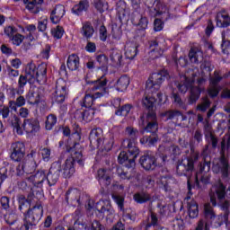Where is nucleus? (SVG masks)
I'll list each match as a JSON object with an SVG mask.
<instances>
[{"mask_svg":"<svg viewBox=\"0 0 230 230\" xmlns=\"http://www.w3.org/2000/svg\"><path fill=\"white\" fill-rule=\"evenodd\" d=\"M230 150V135L222 138L219 146L220 159L218 163L214 165L215 172H221L222 178L225 181H230V165L229 161L226 158V154H229Z\"/></svg>","mask_w":230,"mask_h":230,"instance_id":"nucleus-3","label":"nucleus"},{"mask_svg":"<svg viewBox=\"0 0 230 230\" xmlns=\"http://www.w3.org/2000/svg\"><path fill=\"white\" fill-rule=\"evenodd\" d=\"M31 95L34 98V101L29 102L32 105L39 103L44 98V88L34 86L31 91Z\"/></svg>","mask_w":230,"mask_h":230,"instance_id":"nucleus-32","label":"nucleus"},{"mask_svg":"<svg viewBox=\"0 0 230 230\" xmlns=\"http://www.w3.org/2000/svg\"><path fill=\"white\" fill-rule=\"evenodd\" d=\"M117 7V12L119 15V19L120 22H123V21H128V10H127V5H125V3L120 2Z\"/></svg>","mask_w":230,"mask_h":230,"instance_id":"nucleus-39","label":"nucleus"},{"mask_svg":"<svg viewBox=\"0 0 230 230\" xmlns=\"http://www.w3.org/2000/svg\"><path fill=\"white\" fill-rule=\"evenodd\" d=\"M189 192L187 197L184 199V204H187V209L190 218H197L199 217V204L195 199H191V183L190 178L187 181Z\"/></svg>","mask_w":230,"mask_h":230,"instance_id":"nucleus-12","label":"nucleus"},{"mask_svg":"<svg viewBox=\"0 0 230 230\" xmlns=\"http://www.w3.org/2000/svg\"><path fill=\"white\" fill-rule=\"evenodd\" d=\"M229 214L230 212H224V214L217 216V227H220V226H224V224H227L229 222Z\"/></svg>","mask_w":230,"mask_h":230,"instance_id":"nucleus-52","label":"nucleus"},{"mask_svg":"<svg viewBox=\"0 0 230 230\" xmlns=\"http://www.w3.org/2000/svg\"><path fill=\"white\" fill-rule=\"evenodd\" d=\"M142 103H143L144 107H146V109L152 111V109H154V105L155 103V97L147 95L142 100Z\"/></svg>","mask_w":230,"mask_h":230,"instance_id":"nucleus-48","label":"nucleus"},{"mask_svg":"<svg viewBox=\"0 0 230 230\" xmlns=\"http://www.w3.org/2000/svg\"><path fill=\"white\" fill-rule=\"evenodd\" d=\"M106 94H109L107 78H105V76H102L91 83L90 87L86 90L85 95L83 99L82 107L91 109V107H93V103H94V100L102 98V96H105Z\"/></svg>","mask_w":230,"mask_h":230,"instance_id":"nucleus-1","label":"nucleus"},{"mask_svg":"<svg viewBox=\"0 0 230 230\" xmlns=\"http://www.w3.org/2000/svg\"><path fill=\"white\" fill-rule=\"evenodd\" d=\"M66 66L70 71H78L80 68V58L75 54L70 55L67 58Z\"/></svg>","mask_w":230,"mask_h":230,"instance_id":"nucleus-33","label":"nucleus"},{"mask_svg":"<svg viewBox=\"0 0 230 230\" xmlns=\"http://www.w3.org/2000/svg\"><path fill=\"white\" fill-rule=\"evenodd\" d=\"M201 157L203 163L199 164V171L206 173L211 170V150H209V145H205L201 152Z\"/></svg>","mask_w":230,"mask_h":230,"instance_id":"nucleus-20","label":"nucleus"},{"mask_svg":"<svg viewBox=\"0 0 230 230\" xmlns=\"http://www.w3.org/2000/svg\"><path fill=\"white\" fill-rule=\"evenodd\" d=\"M96 60L98 64L102 67L103 69L107 68V66L109 64V58L104 54H100L96 56Z\"/></svg>","mask_w":230,"mask_h":230,"instance_id":"nucleus-54","label":"nucleus"},{"mask_svg":"<svg viewBox=\"0 0 230 230\" xmlns=\"http://www.w3.org/2000/svg\"><path fill=\"white\" fill-rule=\"evenodd\" d=\"M84 196L77 189H70L66 193V200L72 206H80L84 204Z\"/></svg>","mask_w":230,"mask_h":230,"instance_id":"nucleus-15","label":"nucleus"},{"mask_svg":"<svg viewBox=\"0 0 230 230\" xmlns=\"http://www.w3.org/2000/svg\"><path fill=\"white\" fill-rule=\"evenodd\" d=\"M133 199L137 204H145L152 200V197L146 192H137L134 194Z\"/></svg>","mask_w":230,"mask_h":230,"instance_id":"nucleus-41","label":"nucleus"},{"mask_svg":"<svg viewBox=\"0 0 230 230\" xmlns=\"http://www.w3.org/2000/svg\"><path fill=\"white\" fill-rule=\"evenodd\" d=\"M191 77H188V75L181 76V83L178 84L177 87L180 93H188V89L190 87V95L189 98V102L193 104L197 102V100L200 98V93L202 90L199 86H192L195 80V74H191Z\"/></svg>","mask_w":230,"mask_h":230,"instance_id":"nucleus-6","label":"nucleus"},{"mask_svg":"<svg viewBox=\"0 0 230 230\" xmlns=\"http://www.w3.org/2000/svg\"><path fill=\"white\" fill-rule=\"evenodd\" d=\"M207 145H211L212 148L215 150L217 149V146H218V137L215 135V133L209 132L205 135Z\"/></svg>","mask_w":230,"mask_h":230,"instance_id":"nucleus-42","label":"nucleus"},{"mask_svg":"<svg viewBox=\"0 0 230 230\" xmlns=\"http://www.w3.org/2000/svg\"><path fill=\"white\" fill-rule=\"evenodd\" d=\"M90 146L94 148H102L103 145V131L102 128L93 129L89 136Z\"/></svg>","mask_w":230,"mask_h":230,"instance_id":"nucleus-18","label":"nucleus"},{"mask_svg":"<svg viewBox=\"0 0 230 230\" xmlns=\"http://www.w3.org/2000/svg\"><path fill=\"white\" fill-rule=\"evenodd\" d=\"M117 175L124 181H130V179H132V174L128 173V172H125L122 167H117Z\"/></svg>","mask_w":230,"mask_h":230,"instance_id":"nucleus-58","label":"nucleus"},{"mask_svg":"<svg viewBox=\"0 0 230 230\" xmlns=\"http://www.w3.org/2000/svg\"><path fill=\"white\" fill-rule=\"evenodd\" d=\"M209 107H211V101H209V98L204 97L202 98L201 103L198 105L197 109L198 111H201V112H206Z\"/></svg>","mask_w":230,"mask_h":230,"instance_id":"nucleus-51","label":"nucleus"},{"mask_svg":"<svg viewBox=\"0 0 230 230\" xmlns=\"http://www.w3.org/2000/svg\"><path fill=\"white\" fill-rule=\"evenodd\" d=\"M129 84L130 78L127 75H122L117 80L115 87L117 91L123 93V91H127V87H128Z\"/></svg>","mask_w":230,"mask_h":230,"instance_id":"nucleus-36","label":"nucleus"},{"mask_svg":"<svg viewBox=\"0 0 230 230\" xmlns=\"http://www.w3.org/2000/svg\"><path fill=\"white\" fill-rule=\"evenodd\" d=\"M22 132L37 134L40 130V124L37 119H25L22 125Z\"/></svg>","mask_w":230,"mask_h":230,"instance_id":"nucleus-22","label":"nucleus"},{"mask_svg":"<svg viewBox=\"0 0 230 230\" xmlns=\"http://www.w3.org/2000/svg\"><path fill=\"white\" fill-rule=\"evenodd\" d=\"M27 181L32 182L36 188H42V184L46 182V171L39 170L34 175L28 177Z\"/></svg>","mask_w":230,"mask_h":230,"instance_id":"nucleus-25","label":"nucleus"},{"mask_svg":"<svg viewBox=\"0 0 230 230\" xmlns=\"http://www.w3.org/2000/svg\"><path fill=\"white\" fill-rule=\"evenodd\" d=\"M8 122L13 128L14 132L19 136H22V127H21V119L17 115H13Z\"/></svg>","mask_w":230,"mask_h":230,"instance_id":"nucleus-38","label":"nucleus"},{"mask_svg":"<svg viewBox=\"0 0 230 230\" xmlns=\"http://www.w3.org/2000/svg\"><path fill=\"white\" fill-rule=\"evenodd\" d=\"M94 109L86 108L85 110H77L75 112V118L79 121H85V123H89V121H93V119H94Z\"/></svg>","mask_w":230,"mask_h":230,"instance_id":"nucleus-23","label":"nucleus"},{"mask_svg":"<svg viewBox=\"0 0 230 230\" xmlns=\"http://www.w3.org/2000/svg\"><path fill=\"white\" fill-rule=\"evenodd\" d=\"M62 170V164L54 162L48 173H46V181L49 186H55L60 177V171Z\"/></svg>","mask_w":230,"mask_h":230,"instance_id":"nucleus-14","label":"nucleus"},{"mask_svg":"<svg viewBox=\"0 0 230 230\" xmlns=\"http://www.w3.org/2000/svg\"><path fill=\"white\" fill-rule=\"evenodd\" d=\"M110 58L117 67L123 66V54L119 49H112L110 55Z\"/></svg>","mask_w":230,"mask_h":230,"instance_id":"nucleus-35","label":"nucleus"},{"mask_svg":"<svg viewBox=\"0 0 230 230\" xmlns=\"http://www.w3.org/2000/svg\"><path fill=\"white\" fill-rule=\"evenodd\" d=\"M81 34L84 39H91L93 35H94V27H93V23H91V22H83Z\"/></svg>","mask_w":230,"mask_h":230,"instance_id":"nucleus-34","label":"nucleus"},{"mask_svg":"<svg viewBox=\"0 0 230 230\" xmlns=\"http://www.w3.org/2000/svg\"><path fill=\"white\" fill-rule=\"evenodd\" d=\"M122 146L128 148V153L121 151L118 156L119 164H124L126 168H134L136 166V159L139 155V148L134 143L128 140H123Z\"/></svg>","mask_w":230,"mask_h":230,"instance_id":"nucleus-5","label":"nucleus"},{"mask_svg":"<svg viewBox=\"0 0 230 230\" xmlns=\"http://www.w3.org/2000/svg\"><path fill=\"white\" fill-rule=\"evenodd\" d=\"M66 96H67L66 81L59 79L56 83V91L52 93V100L56 102V103H64Z\"/></svg>","mask_w":230,"mask_h":230,"instance_id":"nucleus-13","label":"nucleus"},{"mask_svg":"<svg viewBox=\"0 0 230 230\" xmlns=\"http://www.w3.org/2000/svg\"><path fill=\"white\" fill-rule=\"evenodd\" d=\"M131 110H132V105L125 104L120 109L117 110L115 114L116 116H128Z\"/></svg>","mask_w":230,"mask_h":230,"instance_id":"nucleus-53","label":"nucleus"},{"mask_svg":"<svg viewBox=\"0 0 230 230\" xmlns=\"http://www.w3.org/2000/svg\"><path fill=\"white\" fill-rule=\"evenodd\" d=\"M33 84V81L30 79L28 76V74H25V75H20L19 80H18V89L22 90L28 84Z\"/></svg>","mask_w":230,"mask_h":230,"instance_id":"nucleus-50","label":"nucleus"},{"mask_svg":"<svg viewBox=\"0 0 230 230\" xmlns=\"http://www.w3.org/2000/svg\"><path fill=\"white\" fill-rule=\"evenodd\" d=\"M125 49L126 58L133 60V58L137 57V44L136 42L128 41L125 45Z\"/></svg>","mask_w":230,"mask_h":230,"instance_id":"nucleus-30","label":"nucleus"},{"mask_svg":"<svg viewBox=\"0 0 230 230\" xmlns=\"http://www.w3.org/2000/svg\"><path fill=\"white\" fill-rule=\"evenodd\" d=\"M51 33L55 39H62L64 35V28L57 26V28L52 29Z\"/></svg>","mask_w":230,"mask_h":230,"instance_id":"nucleus-64","label":"nucleus"},{"mask_svg":"<svg viewBox=\"0 0 230 230\" xmlns=\"http://www.w3.org/2000/svg\"><path fill=\"white\" fill-rule=\"evenodd\" d=\"M112 146H114V137L111 136L109 138H106L105 140H102V145L101 150H104L105 152H111L112 150Z\"/></svg>","mask_w":230,"mask_h":230,"instance_id":"nucleus-44","label":"nucleus"},{"mask_svg":"<svg viewBox=\"0 0 230 230\" xmlns=\"http://www.w3.org/2000/svg\"><path fill=\"white\" fill-rule=\"evenodd\" d=\"M162 116L165 117L166 119H175V118H181V119H184V116L179 111H167L162 113Z\"/></svg>","mask_w":230,"mask_h":230,"instance_id":"nucleus-45","label":"nucleus"},{"mask_svg":"<svg viewBox=\"0 0 230 230\" xmlns=\"http://www.w3.org/2000/svg\"><path fill=\"white\" fill-rule=\"evenodd\" d=\"M37 169V164L34 161L28 160L23 158L22 161L20 162L18 167L16 168V173L18 176L22 175V173H33V172Z\"/></svg>","mask_w":230,"mask_h":230,"instance_id":"nucleus-16","label":"nucleus"},{"mask_svg":"<svg viewBox=\"0 0 230 230\" xmlns=\"http://www.w3.org/2000/svg\"><path fill=\"white\" fill-rule=\"evenodd\" d=\"M10 157L14 163H21L26 155V146L23 142H13L10 146Z\"/></svg>","mask_w":230,"mask_h":230,"instance_id":"nucleus-11","label":"nucleus"},{"mask_svg":"<svg viewBox=\"0 0 230 230\" xmlns=\"http://www.w3.org/2000/svg\"><path fill=\"white\" fill-rule=\"evenodd\" d=\"M111 35L112 39L115 40H120L121 35H123V32L121 31V27L118 26V24L113 23L111 25Z\"/></svg>","mask_w":230,"mask_h":230,"instance_id":"nucleus-46","label":"nucleus"},{"mask_svg":"<svg viewBox=\"0 0 230 230\" xmlns=\"http://www.w3.org/2000/svg\"><path fill=\"white\" fill-rule=\"evenodd\" d=\"M17 28L12 25L6 26L4 29V35H6V37H8L10 40L17 33Z\"/></svg>","mask_w":230,"mask_h":230,"instance_id":"nucleus-57","label":"nucleus"},{"mask_svg":"<svg viewBox=\"0 0 230 230\" xmlns=\"http://www.w3.org/2000/svg\"><path fill=\"white\" fill-rule=\"evenodd\" d=\"M64 15H66V7L62 4H58L51 12L50 20L54 24H58V22H60V19H62Z\"/></svg>","mask_w":230,"mask_h":230,"instance_id":"nucleus-29","label":"nucleus"},{"mask_svg":"<svg viewBox=\"0 0 230 230\" xmlns=\"http://www.w3.org/2000/svg\"><path fill=\"white\" fill-rule=\"evenodd\" d=\"M111 197H112L114 202H116V204L119 206L120 211H123L125 198H123V196H120L116 193H113L111 195Z\"/></svg>","mask_w":230,"mask_h":230,"instance_id":"nucleus-56","label":"nucleus"},{"mask_svg":"<svg viewBox=\"0 0 230 230\" xmlns=\"http://www.w3.org/2000/svg\"><path fill=\"white\" fill-rule=\"evenodd\" d=\"M147 8H149V13L151 17H160L156 18L154 22V30L155 31H161L164 27L163 21L170 19V12L168 7L163 4L161 1L155 0L152 5L146 1Z\"/></svg>","mask_w":230,"mask_h":230,"instance_id":"nucleus-4","label":"nucleus"},{"mask_svg":"<svg viewBox=\"0 0 230 230\" xmlns=\"http://www.w3.org/2000/svg\"><path fill=\"white\" fill-rule=\"evenodd\" d=\"M146 118L147 125L144 128V130L146 132L155 134L156 130L159 128V124L157 123V115L154 111H149Z\"/></svg>","mask_w":230,"mask_h":230,"instance_id":"nucleus-24","label":"nucleus"},{"mask_svg":"<svg viewBox=\"0 0 230 230\" xmlns=\"http://www.w3.org/2000/svg\"><path fill=\"white\" fill-rule=\"evenodd\" d=\"M189 58L192 64H200L204 60V53L200 47H192L189 52Z\"/></svg>","mask_w":230,"mask_h":230,"instance_id":"nucleus-27","label":"nucleus"},{"mask_svg":"<svg viewBox=\"0 0 230 230\" xmlns=\"http://www.w3.org/2000/svg\"><path fill=\"white\" fill-rule=\"evenodd\" d=\"M42 215H44V208L40 204L29 208L23 218V227H25V230H30L31 227L37 226L40 222Z\"/></svg>","mask_w":230,"mask_h":230,"instance_id":"nucleus-9","label":"nucleus"},{"mask_svg":"<svg viewBox=\"0 0 230 230\" xmlns=\"http://www.w3.org/2000/svg\"><path fill=\"white\" fill-rule=\"evenodd\" d=\"M199 161V152L190 151V155L186 159L182 160L176 167L178 175H185L190 177L195 172V164Z\"/></svg>","mask_w":230,"mask_h":230,"instance_id":"nucleus-8","label":"nucleus"},{"mask_svg":"<svg viewBox=\"0 0 230 230\" xmlns=\"http://www.w3.org/2000/svg\"><path fill=\"white\" fill-rule=\"evenodd\" d=\"M95 209L106 217V218H114V208L109 201L100 200L96 203Z\"/></svg>","mask_w":230,"mask_h":230,"instance_id":"nucleus-21","label":"nucleus"},{"mask_svg":"<svg viewBox=\"0 0 230 230\" xmlns=\"http://www.w3.org/2000/svg\"><path fill=\"white\" fill-rule=\"evenodd\" d=\"M139 163L142 168L146 171L155 170L157 166V160H155V156L152 153H146L142 155L139 159Z\"/></svg>","mask_w":230,"mask_h":230,"instance_id":"nucleus-19","label":"nucleus"},{"mask_svg":"<svg viewBox=\"0 0 230 230\" xmlns=\"http://www.w3.org/2000/svg\"><path fill=\"white\" fill-rule=\"evenodd\" d=\"M10 40L13 46H21L24 40V35L16 32Z\"/></svg>","mask_w":230,"mask_h":230,"instance_id":"nucleus-55","label":"nucleus"},{"mask_svg":"<svg viewBox=\"0 0 230 230\" xmlns=\"http://www.w3.org/2000/svg\"><path fill=\"white\" fill-rule=\"evenodd\" d=\"M93 6L101 13H103L109 8L105 0H93Z\"/></svg>","mask_w":230,"mask_h":230,"instance_id":"nucleus-47","label":"nucleus"},{"mask_svg":"<svg viewBox=\"0 0 230 230\" xmlns=\"http://www.w3.org/2000/svg\"><path fill=\"white\" fill-rule=\"evenodd\" d=\"M208 93L210 98H217L218 96V93H220V86H214L213 84H210Z\"/></svg>","mask_w":230,"mask_h":230,"instance_id":"nucleus-62","label":"nucleus"},{"mask_svg":"<svg viewBox=\"0 0 230 230\" xmlns=\"http://www.w3.org/2000/svg\"><path fill=\"white\" fill-rule=\"evenodd\" d=\"M89 10V0H81L77 4L72 8V13L75 15H83L84 12Z\"/></svg>","mask_w":230,"mask_h":230,"instance_id":"nucleus-31","label":"nucleus"},{"mask_svg":"<svg viewBox=\"0 0 230 230\" xmlns=\"http://www.w3.org/2000/svg\"><path fill=\"white\" fill-rule=\"evenodd\" d=\"M168 78H170V75L166 70L152 74L146 83V93H148V94H154V93L159 89V85H161L164 80H168Z\"/></svg>","mask_w":230,"mask_h":230,"instance_id":"nucleus-10","label":"nucleus"},{"mask_svg":"<svg viewBox=\"0 0 230 230\" xmlns=\"http://www.w3.org/2000/svg\"><path fill=\"white\" fill-rule=\"evenodd\" d=\"M204 213L207 220H213L217 218V214L215 213V209L211 207V204L207 203L204 206Z\"/></svg>","mask_w":230,"mask_h":230,"instance_id":"nucleus-43","label":"nucleus"},{"mask_svg":"<svg viewBox=\"0 0 230 230\" xmlns=\"http://www.w3.org/2000/svg\"><path fill=\"white\" fill-rule=\"evenodd\" d=\"M126 136H128V138L125 141H129L136 145V140L139 137V131L132 127H128L126 128Z\"/></svg>","mask_w":230,"mask_h":230,"instance_id":"nucleus-40","label":"nucleus"},{"mask_svg":"<svg viewBox=\"0 0 230 230\" xmlns=\"http://www.w3.org/2000/svg\"><path fill=\"white\" fill-rule=\"evenodd\" d=\"M25 73L30 77L31 82H38L41 85L44 84L48 80V66L46 64L42 63L40 66H35L33 63H29L26 66Z\"/></svg>","mask_w":230,"mask_h":230,"instance_id":"nucleus-7","label":"nucleus"},{"mask_svg":"<svg viewBox=\"0 0 230 230\" xmlns=\"http://www.w3.org/2000/svg\"><path fill=\"white\" fill-rule=\"evenodd\" d=\"M57 125V116L50 114L47 117L45 122V128L47 130H52L53 128Z\"/></svg>","mask_w":230,"mask_h":230,"instance_id":"nucleus-49","label":"nucleus"},{"mask_svg":"<svg viewBox=\"0 0 230 230\" xmlns=\"http://www.w3.org/2000/svg\"><path fill=\"white\" fill-rule=\"evenodd\" d=\"M0 206L2 209L8 211V209H10V198L8 196H1Z\"/></svg>","mask_w":230,"mask_h":230,"instance_id":"nucleus-60","label":"nucleus"},{"mask_svg":"<svg viewBox=\"0 0 230 230\" xmlns=\"http://www.w3.org/2000/svg\"><path fill=\"white\" fill-rule=\"evenodd\" d=\"M172 226L173 230H184V220L182 218H175L172 220Z\"/></svg>","mask_w":230,"mask_h":230,"instance_id":"nucleus-59","label":"nucleus"},{"mask_svg":"<svg viewBox=\"0 0 230 230\" xmlns=\"http://www.w3.org/2000/svg\"><path fill=\"white\" fill-rule=\"evenodd\" d=\"M67 152L71 154V157L66 160L60 170L63 177L66 179L75 173V163H77L79 166H84V155H82V146H80V143L75 142L73 146L67 148Z\"/></svg>","mask_w":230,"mask_h":230,"instance_id":"nucleus-2","label":"nucleus"},{"mask_svg":"<svg viewBox=\"0 0 230 230\" xmlns=\"http://www.w3.org/2000/svg\"><path fill=\"white\" fill-rule=\"evenodd\" d=\"M217 26L218 28H227L230 25V16L226 10H222L217 13Z\"/></svg>","mask_w":230,"mask_h":230,"instance_id":"nucleus-28","label":"nucleus"},{"mask_svg":"<svg viewBox=\"0 0 230 230\" xmlns=\"http://www.w3.org/2000/svg\"><path fill=\"white\" fill-rule=\"evenodd\" d=\"M222 81V76L218 73V71L214 72V76L210 77V85H214L218 87V84Z\"/></svg>","mask_w":230,"mask_h":230,"instance_id":"nucleus-61","label":"nucleus"},{"mask_svg":"<svg viewBox=\"0 0 230 230\" xmlns=\"http://www.w3.org/2000/svg\"><path fill=\"white\" fill-rule=\"evenodd\" d=\"M219 203L218 206L221 208L222 211L224 213H230V201L229 200H225L224 199H218Z\"/></svg>","mask_w":230,"mask_h":230,"instance_id":"nucleus-63","label":"nucleus"},{"mask_svg":"<svg viewBox=\"0 0 230 230\" xmlns=\"http://www.w3.org/2000/svg\"><path fill=\"white\" fill-rule=\"evenodd\" d=\"M97 179L101 185L111 186L112 182V175L110 170L99 169L97 172Z\"/></svg>","mask_w":230,"mask_h":230,"instance_id":"nucleus-26","label":"nucleus"},{"mask_svg":"<svg viewBox=\"0 0 230 230\" xmlns=\"http://www.w3.org/2000/svg\"><path fill=\"white\" fill-rule=\"evenodd\" d=\"M42 3H44V0H23L27 10L31 13H39V6L37 4H42Z\"/></svg>","mask_w":230,"mask_h":230,"instance_id":"nucleus-37","label":"nucleus"},{"mask_svg":"<svg viewBox=\"0 0 230 230\" xmlns=\"http://www.w3.org/2000/svg\"><path fill=\"white\" fill-rule=\"evenodd\" d=\"M149 58L155 60V58H159L164 53V45L157 41V40H154L149 41Z\"/></svg>","mask_w":230,"mask_h":230,"instance_id":"nucleus-17","label":"nucleus"}]
</instances>
